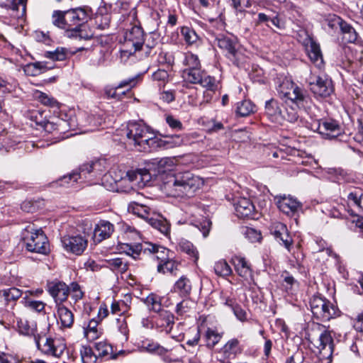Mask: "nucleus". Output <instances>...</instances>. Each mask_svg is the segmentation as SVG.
Instances as JSON below:
<instances>
[{
    "label": "nucleus",
    "instance_id": "obj_1",
    "mask_svg": "<svg viewBox=\"0 0 363 363\" xmlns=\"http://www.w3.org/2000/svg\"><path fill=\"white\" fill-rule=\"evenodd\" d=\"M129 4H122L121 10L122 16L127 15V20L132 25L130 28H127L125 33L124 48L121 50V58L127 60L130 56L135 54L143 43H144L145 33L137 19V10L135 7L128 10Z\"/></svg>",
    "mask_w": 363,
    "mask_h": 363
},
{
    "label": "nucleus",
    "instance_id": "obj_2",
    "mask_svg": "<svg viewBox=\"0 0 363 363\" xmlns=\"http://www.w3.org/2000/svg\"><path fill=\"white\" fill-rule=\"evenodd\" d=\"M307 340L313 345L314 352L322 363H332L334 353V340L331 331L325 325L313 323L308 329Z\"/></svg>",
    "mask_w": 363,
    "mask_h": 363
},
{
    "label": "nucleus",
    "instance_id": "obj_3",
    "mask_svg": "<svg viewBox=\"0 0 363 363\" xmlns=\"http://www.w3.org/2000/svg\"><path fill=\"white\" fill-rule=\"evenodd\" d=\"M203 185V180L197 175L184 172L169 177L164 183V188L174 197H193Z\"/></svg>",
    "mask_w": 363,
    "mask_h": 363
},
{
    "label": "nucleus",
    "instance_id": "obj_4",
    "mask_svg": "<svg viewBox=\"0 0 363 363\" xmlns=\"http://www.w3.org/2000/svg\"><path fill=\"white\" fill-rule=\"evenodd\" d=\"M106 162L104 159H96L88 163L81 165L78 170L73 171L72 173L64 175L57 182L60 186H65V184L71 183L74 186L75 183H82L89 177H96L101 175L106 170Z\"/></svg>",
    "mask_w": 363,
    "mask_h": 363
},
{
    "label": "nucleus",
    "instance_id": "obj_5",
    "mask_svg": "<svg viewBox=\"0 0 363 363\" xmlns=\"http://www.w3.org/2000/svg\"><path fill=\"white\" fill-rule=\"evenodd\" d=\"M22 236L28 251L42 255H48L50 252L48 239L41 228H37L33 223H30L24 228Z\"/></svg>",
    "mask_w": 363,
    "mask_h": 363
},
{
    "label": "nucleus",
    "instance_id": "obj_6",
    "mask_svg": "<svg viewBox=\"0 0 363 363\" xmlns=\"http://www.w3.org/2000/svg\"><path fill=\"white\" fill-rule=\"evenodd\" d=\"M126 137L130 144L139 146L144 151L150 152L151 142L155 135L148 126L140 122H130L127 125Z\"/></svg>",
    "mask_w": 363,
    "mask_h": 363
},
{
    "label": "nucleus",
    "instance_id": "obj_7",
    "mask_svg": "<svg viewBox=\"0 0 363 363\" xmlns=\"http://www.w3.org/2000/svg\"><path fill=\"white\" fill-rule=\"evenodd\" d=\"M277 91L281 98L291 100L298 108H306L311 104V99L307 91L291 80L284 79Z\"/></svg>",
    "mask_w": 363,
    "mask_h": 363
},
{
    "label": "nucleus",
    "instance_id": "obj_8",
    "mask_svg": "<svg viewBox=\"0 0 363 363\" xmlns=\"http://www.w3.org/2000/svg\"><path fill=\"white\" fill-rule=\"evenodd\" d=\"M310 306L313 316L323 322L335 318L341 313L337 306L319 295H314L311 298Z\"/></svg>",
    "mask_w": 363,
    "mask_h": 363
},
{
    "label": "nucleus",
    "instance_id": "obj_9",
    "mask_svg": "<svg viewBox=\"0 0 363 363\" xmlns=\"http://www.w3.org/2000/svg\"><path fill=\"white\" fill-rule=\"evenodd\" d=\"M215 44L223 52L225 56L233 62V63L239 65V50L238 43L235 39L220 34L215 39Z\"/></svg>",
    "mask_w": 363,
    "mask_h": 363
},
{
    "label": "nucleus",
    "instance_id": "obj_10",
    "mask_svg": "<svg viewBox=\"0 0 363 363\" xmlns=\"http://www.w3.org/2000/svg\"><path fill=\"white\" fill-rule=\"evenodd\" d=\"M309 88L315 98H327L334 92L333 81L326 75L317 76L309 82Z\"/></svg>",
    "mask_w": 363,
    "mask_h": 363
},
{
    "label": "nucleus",
    "instance_id": "obj_11",
    "mask_svg": "<svg viewBox=\"0 0 363 363\" xmlns=\"http://www.w3.org/2000/svg\"><path fill=\"white\" fill-rule=\"evenodd\" d=\"M306 38L303 40V45L311 61L318 68H322L324 65L323 57L320 45L312 37L304 31Z\"/></svg>",
    "mask_w": 363,
    "mask_h": 363
},
{
    "label": "nucleus",
    "instance_id": "obj_12",
    "mask_svg": "<svg viewBox=\"0 0 363 363\" xmlns=\"http://www.w3.org/2000/svg\"><path fill=\"white\" fill-rule=\"evenodd\" d=\"M37 346L43 354L55 358L61 357L67 347L64 340L52 337H46L43 345L37 342Z\"/></svg>",
    "mask_w": 363,
    "mask_h": 363
},
{
    "label": "nucleus",
    "instance_id": "obj_13",
    "mask_svg": "<svg viewBox=\"0 0 363 363\" xmlns=\"http://www.w3.org/2000/svg\"><path fill=\"white\" fill-rule=\"evenodd\" d=\"M64 249L77 255L83 253L87 247V240L80 235H65L61 239Z\"/></svg>",
    "mask_w": 363,
    "mask_h": 363
},
{
    "label": "nucleus",
    "instance_id": "obj_14",
    "mask_svg": "<svg viewBox=\"0 0 363 363\" xmlns=\"http://www.w3.org/2000/svg\"><path fill=\"white\" fill-rule=\"evenodd\" d=\"M66 12V17L64 21L67 25V31L79 26H84L89 18V13L85 8L72 9Z\"/></svg>",
    "mask_w": 363,
    "mask_h": 363
},
{
    "label": "nucleus",
    "instance_id": "obj_15",
    "mask_svg": "<svg viewBox=\"0 0 363 363\" xmlns=\"http://www.w3.org/2000/svg\"><path fill=\"white\" fill-rule=\"evenodd\" d=\"M47 291L53 298L56 305L62 304L68 298V285L64 281L55 279L47 283Z\"/></svg>",
    "mask_w": 363,
    "mask_h": 363
},
{
    "label": "nucleus",
    "instance_id": "obj_16",
    "mask_svg": "<svg viewBox=\"0 0 363 363\" xmlns=\"http://www.w3.org/2000/svg\"><path fill=\"white\" fill-rule=\"evenodd\" d=\"M183 144V139L179 135H164L162 138H158L155 135L151 142L150 151L157 150H167L179 147Z\"/></svg>",
    "mask_w": 363,
    "mask_h": 363
},
{
    "label": "nucleus",
    "instance_id": "obj_17",
    "mask_svg": "<svg viewBox=\"0 0 363 363\" xmlns=\"http://www.w3.org/2000/svg\"><path fill=\"white\" fill-rule=\"evenodd\" d=\"M32 118H35L36 124L41 126L44 130L48 133H52L55 131L62 133L66 130L67 127L74 128L75 126L74 124H73L72 119L66 121L65 120L58 118L56 122H54L48 120L38 121L37 115H33Z\"/></svg>",
    "mask_w": 363,
    "mask_h": 363
},
{
    "label": "nucleus",
    "instance_id": "obj_18",
    "mask_svg": "<svg viewBox=\"0 0 363 363\" xmlns=\"http://www.w3.org/2000/svg\"><path fill=\"white\" fill-rule=\"evenodd\" d=\"M271 233L277 241L283 245L289 252L291 251L294 241L285 224L274 223L271 228Z\"/></svg>",
    "mask_w": 363,
    "mask_h": 363
},
{
    "label": "nucleus",
    "instance_id": "obj_19",
    "mask_svg": "<svg viewBox=\"0 0 363 363\" xmlns=\"http://www.w3.org/2000/svg\"><path fill=\"white\" fill-rule=\"evenodd\" d=\"M274 201L279 209L286 215H293L301 208V203L290 196H276Z\"/></svg>",
    "mask_w": 363,
    "mask_h": 363
},
{
    "label": "nucleus",
    "instance_id": "obj_20",
    "mask_svg": "<svg viewBox=\"0 0 363 363\" xmlns=\"http://www.w3.org/2000/svg\"><path fill=\"white\" fill-rule=\"evenodd\" d=\"M57 323L61 330L70 329L74 323V315L64 303L55 306Z\"/></svg>",
    "mask_w": 363,
    "mask_h": 363
},
{
    "label": "nucleus",
    "instance_id": "obj_21",
    "mask_svg": "<svg viewBox=\"0 0 363 363\" xmlns=\"http://www.w3.org/2000/svg\"><path fill=\"white\" fill-rule=\"evenodd\" d=\"M318 133L327 139H334L341 134V127L335 120H324L318 123Z\"/></svg>",
    "mask_w": 363,
    "mask_h": 363
},
{
    "label": "nucleus",
    "instance_id": "obj_22",
    "mask_svg": "<svg viewBox=\"0 0 363 363\" xmlns=\"http://www.w3.org/2000/svg\"><path fill=\"white\" fill-rule=\"evenodd\" d=\"M282 105L276 99H271L265 102L264 115L273 122L281 123L283 121Z\"/></svg>",
    "mask_w": 363,
    "mask_h": 363
},
{
    "label": "nucleus",
    "instance_id": "obj_23",
    "mask_svg": "<svg viewBox=\"0 0 363 363\" xmlns=\"http://www.w3.org/2000/svg\"><path fill=\"white\" fill-rule=\"evenodd\" d=\"M232 262L238 274L247 281H253L252 271L250 264L245 257L234 256Z\"/></svg>",
    "mask_w": 363,
    "mask_h": 363
},
{
    "label": "nucleus",
    "instance_id": "obj_24",
    "mask_svg": "<svg viewBox=\"0 0 363 363\" xmlns=\"http://www.w3.org/2000/svg\"><path fill=\"white\" fill-rule=\"evenodd\" d=\"M114 231V225L108 220H101L95 225L94 230V240L101 242L109 238Z\"/></svg>",
    "mask_w": 363,
    "mask_h": 363
},
{
    "label": "nucleus",
    "instance_id": "obj_25",
    "mask_svg": "<svg viewBox=\"0 0 363 363\" xmlns=\"http://www.w3.org/2000/svg\"><path fill=\"white\" fill-rule=\"evenodd\" d=\"M154 33H149L145 35L144 43L139 48L137 52L139 53L140 57H147L152 56L157 53V47L158 45L157 38L155 37Z\"/></svg>",
    "mask_w": 363,
    "mask_h": 363
},
{
    "label": "nucleus",
    "instance_id": "obj_26",
    "mask_svg": "<svg viewBox=\"0 0 363 363\" xmlns=\"http://www.w3.org/2000/svg\"><path fill=\"white\" fill-rule=\"evenodd\" d=\"M235 208L237 216L240 218H252L255 214V206L247 198H240L235 203Z\"/></svg>",
    "mask_w": 363,
    "mask_h": 363
},
{
    "label": "nucleus",
    "instance_id": "obj_27",
    "mask_svg": "<svg viewBox=\"0 0 363 363\" xmlns=\"http://www.w3.org/2000/svg\"><path fill=\"white\" fill-rule=\"evenodd\" d=\"M192 291L191 280L186 276H182L174 284L172 291L177 293L182 298H189Z\"/></svg>",
    "mask_w": 363,
    "mask_h": 363
},
{
    "label": "nucleus",
    "instance_id": "obj_28",
    "mask_svg": "<svg viewBox=\"0 0 363 363\" xmlns=\"http://www.w3.org/2000/svg\"><path fill=\"white\" fill-rule=\"evenodd\" d=\"M67 37L79 40L89 41L94 38V33L84 23V26L69 29L67 31Z\"/></svg>",
    "mask_w": 363,
    "mask_h": 363
},
{
    "label": "nucleus",
    "instance_id": "obj_29",
    "mask_svg": "<svg viewBox=\"0 0 363 363\" xmlns=\"http://www.w3.org/2000/svg\"><path fill=\"white\" fill-rule=\"evenodd\" d=\"M181 262L173 257H170L164 263H158L157 272L160 274H169L172 276H177L179 272Z\"/></svg>",
    "mask_w": 363,
    "mask_h": 363
},
{
    "label": "nucleus",
    "instance_id": "obj_30",
    "mask_svg": "<svg viewBox=\"0 0 363 363\" xmlns=\"http://www.w3.org/2000/svg\"><path fill=\"white\" fill-rule=\"evenodd\" d=\"M149 244L150 247L149 246L147 254L151 255L153 259H156L158 261V263H164L171 257L169 249L152 242H149Z\"/></svg>",
    "mask_w": 363,
    "mask_h": 363
},
{
    "label": "nucleus",
    "instance_id": "obj_31",
    "mask_svg": "<svg viewBox=\"0 0 363 363\" xmlns=\"http://www.w3.org/2000/svg\"><path fill=\"white\" fill-rule=\"evenodd\" d=\"M147 222L164 235L167 236L169 235L170 223L161 215L151 216Z\"/></svg>",
    "mask_w": 363,
    "mask_h": 363
},
{
    "label": "nucleus",
    "instance_id": "obj_32",
    "mask_svg": "<svg viewBox=\"0 0 363 363\" xmlns=\"http://www.w3.org/2000/svg\"><path fill=\"white\" fill-rule=\"evenodd\" d=\"M241 351L239 340L233 338L224 345L220 349V353L222 354L224 359H232L235 357L238 354L241 353Z\"/></svg>",
    "mask_w": 363,
    "mask_h": 363
},
{
    "label": "nucleus",
    "instance_id": "obj_33",
    "mask_svg": "<svg viewBox=\"0 0 363 363\" xmlns=\"http://www.w3.org/2000/svg\"><path fill=\"white\" fill-rule=\"evenodd\" d=\"M347 199L348 204L356 208L357 214L363 216V191L362 189H354L350 191Z\"/></svg>",
    "mask_w": 363,
    "mask_h": 363
},
{
    "label": "nucleus",
    "instance_id": "obj_34",
    "mask_svg": "<svg viewBox=\"0 0 363 363\" xmlns=\"http://www.w3.org/2000/svg\"><path fill=\"white\" fill-rule=\"evenodd\" d=\"M155 323L157 327L170 331L174 324V316L171 312L162 310L158 313Z\"/></svg>",
    "mask_w": 363,
    "mask_h": 363
},
{
    "label": "nucleus",
    "instance_id": "obj_35",
    "mask_svg": "<svg viewBox=\"0 0 363 363\" xmlns=\"http://www.w3.org/2000/svg\"><path fill=\"white\" fill-rule=\"evenodd\" d=\"M128 212L143 218L146 221H147L151 216L150 209L148 206L140 204L135 201L130 202L128 204Z\"/></svg>",
    "mask_w": 363,
    "mask_h": 363
},
{
    "label": "nucleus",
    "instance_id": "obj_36",
    "mask_svg": "<svg viewBox=\"0 0 363 363\" xmlns=\"http://www.w3.org/2000/svg\"><path fill=\"white\" fill-rule=\"evenodd\" d=\"M222 334L218 333L216 329L208 328L203 335L205 345L212 350L221 340Z\"/></svg>",
    "mask_w": 363,
    "mask_h": 363
},
{
    "label": "nucleus",
    "instance_id": "obj_37",
    "mask_svg": "<svg viewBox=\"0 0 363 363\" xmlns=\"http://www.w3.org/2000/svg\"><path fill=\"white\" fill-rule=\"evenodd\" d=\"M150 247L149 242L144 243H138L134 245L125 244L124 250L129 255H131L134 259H136L141 253L147 254V250Z\"/></svg>",
    "mask_w": 363,
    "mask_h": 363
},
{
    "label": "nucleus",
    "instance_id": "obj_38",
    "mask_svg": "<svg viewBox=\"0 0 363 363\" xmlns=\"http://www.w3.org/2000/svg\"><path fill=\"white\" fill-rule=\"evenodd\" d=\"M141 348L145 352L159 355H164L168 351L159 343L148 340L142 342Z\"/></svg>",
    "mask_w": 363,
    "mask_h": 363
},
{
    "label": "nucleus",
    "instance_id": "obj_39",
    "mask_svg": "<svg viewBox=\"0 0 363 363\" xmlns=\"http://www.w3.org/2000/svg\"><path fill=\"white\" fill-rule=\"evenodd\" d=\"M182 65L184 67L182 71L201 68V65L199 57L190 52L184 54Z\"/></svg>",
    "mask_w": 363,
    "mask_h": 363
},
{
    "label": "nucleus",
    "instance_id": "obj_40",
    "mask_svg": "<svg viewBox=\"0 0 363 363\" xmlns=\"http://www.w3.org/2000/svg\"><path fill=\"white\" fill-rule=\"evenodd\" d=\"M178 249L187 254L190 257L194 259V262H196L199 259V252L194 245L187 240L182 239L178 243Z\"/></svg>",
    "mask_w": 363,
    "mask_h": 363
},
{
    "label": "nucleus",
    "instance_id": "obj_41",
    "mask_svg": "<svg viewBox=\"0 0 363 363\" xmlns=\"http://www.w3.org/2000/svg\"><path fill=\"white\" fill-rule=\"evenodd\" d=\"M203 72L204 70L201 68L182 71V77L183 78L184 82L196 84H198L199 80H201V76L203 74Z\"/></svg>",
    "mask_w": 363,
    "mask_h": 363
},
{
    "label": "nucleus",
    "instance_id": "obj_42",
    "mask_svg": "<svg viewBox=\"0 0 363 363\" xmlns=\"http://www.w3.org/2000/svg\"><path fill=\"white\" fill-rule=\"evenodd\" d=\"M255 105L250 100H243L237 104L236 114L245 117L255 111Z\"/></svg>",
    "mask_w": 363,
    "mask_h": 363
},
{
    "label": "nucleus",
    "instance_id": "obj_43",
    "mask_svg": "<svg viewBox=\"0 0 363 363\" xmlns=\"http://www.w3.org/2000/svg\"><path fill=\"white\" fill-rule=\"evenodd\" d=\"M99 323V320L93 318L89 321L86 327L84 328V335L88 340H95L101 335V332L97 329Z\"/></svg>",
    "mask_w": 363,
    "mask_h": 363
},
{
    "label": "nucleus",
    "instance_id": "obj_44",
    "mask_svg": "<svg viewBox=\"0 0 363 363\" xmlns=\"http://www.w3.org/2000/svg\"><path fill=\"white\" fill-rule=\"evenodd\" d=\"M143 302L147 306L150 311L155 313H159L162 310L161 298L155 294H150L145 298L143 299Z\"/></svg>",
    "mask_w": 363,
    "mask_h": 363
},
{
    "label": "nucleus",
    "instance_id": "obj_45",
    "mask_svg": "<svg viewBox=\"0 0 363 363\" xmlns=\"http://www.w3.org/2000/svg\"><path fill=\"white\" fill-rule=\"evenodd\" d=\"M108 267L113 272L123 274L128 270V263L123 258L117 257L107 261Z\"/></svg>",
    "mask_w": 363,
    "mask_h": 363
},
{
    "label": "nucleus",
    "instance_id": "obj_46",
    "mask_svg": "<svg viewBox=\"0 0 363 363\" xmlns=\"http://www.w3.org/2000/svg\"><path fill=\"white\" fill-rule=\"evenodd\" d=\"M340 30L343 35V39L346 42L354 43L357 40V33L356 32L354 28L347 22H345V23H343V26L342 27V29Z\"/></svg>",
    "mask_w": 363,
    "mask_h": 363
},
{
    "label": "nucleus",
    "instance_id": "obj_47",
    "mask_svg": "<svg viewBox=\"0 0 363 363\" xmlns=\"http://www.w3.org/2000/svg\"><path fill=\"white\" fill-rule=\"evenodd\" d=\"M202 75L198 84L209 91H215L218 88V81L215 77L207 74L205 71Z\"/></svg>",
    "mask_w": 363,
    "mask_h": 363
},
{
    "label": "nucleus",
    "instance_id": "obj_48",
    "mask_svg": "<svg viewBox=\"0 0 363 363\" xmlns=\"http://www.w3.org/2000/svg\"><path fill=\"white\" fill-rule=\"evenodd\" d=\"M35 98L43 105L51 108H59L58 101L52 96L48 94L37 91L35 93Z\"/></svg>",
    "mask_w": 363,
    "mask_h": 363
},
{
    "label": "nucleus",
    "instance_id": "obj_49",
    "mask_svg": "<svg viewBox=\"0 0 363 363\" xmlns=\"http://www.w3.org/2000/svg\"><path fill=\"white\" fill-rule=\"evenodd\" d=\"M213 268L215 273L220 277H225L232 274L231 267L224 259L216 262Z\"/></svg>",
    "mask_w": 363,
    "mask_h": 363
},
{
    "label": "nucleus",
    "instance_id": "obj_50",
    "mask_svg": "<svg viewBox=\"0 0 363 363\" xmlns=\"http://www.w3.org/2000/svg\"><path fill=\"white\" fill-rule=\"evenodd\" d=\"M4 297V300L7 304L10 302H14L22 296V291L16 288L11 287L4 289L1 291Z\"/></svg>",
    "mask_w": 363,
    "mask_h": 363
},
{
    "label": "nucleus",
    "instance_id": "obj_51",
    "mask_svg": "<svg viewBox=\"0 0 363 363\" xmlns=\"http://www.w3.org/2000/svg\"><path fill=\"white\" fill-rule=\"evenodd\" d=\"M111 16L110 13H102L98 12L94 17V21L96 27L101 30H104L109 27Z\"/></svg>",
    "mask_w": 363,
    "mask_h": 363
},
{
    "label": "nucleus",
    "instance_id": "obj_52",
    "mask_svg": "<svg viewBox=\"0 0 363 363\" xmlns=\"http://www.w3.org/2000/svg\"><path fill=\"white\" fill-rule=\"evenodd\" d=\"M66 12L62 11H54L52 15V21L54 26L65 30L67 36V25L65 24Z\"/></svg>",
    "mask_w": 363,
    "mask_h": 363
},
{
    "label": "nucleus",
    "instance_id": "obj_53",
    "mask_svg": "<svg viewBox=\"0 0 363 363\" xmlns=\"http://www.w3.org/2000/svg\"><path fill=\"white\" fill-rule=\"evenodd\" d=\"M181 33L184 37L185 42L188 45L196 43L199 39V37L195 30L188 26L182 27Z\"/></svg>",
    "mask_w": 363,
    "mask_h": 363
},
{
    "label": "nucleus",
    "instance_id": "obj_54",
    "mask_svg": "<svg viewBox=\"0 0 363 363\" xmlns=\"http://www.w3.org/2000/svg\"><path fill=\"white\" fill-rule=\"evenodd\" d=\"M28 0H12L9 8L13 11H16L17 18L23 17L26 13V4Z\"/></svg>",
    "mask_w": 363,
    "mask_h": 363
},
{
    "label": "nucleus",
    "instance_id": "obj_55",
    "mask_svg": "<svg viewBox=\"0 0 363 363\" xmlns=\"http://www.w3.org/2000/svg\"><path fill=\"white\" fill-rule=\"evenodd\" d=\"M184 299L178 303L176 306V313L179 315L189 313L194 307V302L189 298H183Z\"/></svg>",
    "mask_w": 363,
    "mask_h": 363
},
{
    "label": "nucleus",
    "instance_id": "obj_56",
    "mask_svg": "<svg viewBox=\"0 0 363 363\" xmlns=\"http://www.w3.org/2000/svg\"><path fill=\"white\" fill-rule=\"evenodd\" d=\"M138 176V173L137 172H135V171L127 172L125 177H122L118 181H116V180L115 181L116 186H117V187L116 189V191H120V188L121 187L122 184H127V183H130V182L137 180ZM121 191H127L128 189H121Z\"/></svg>",
    "mask_w": 363,
    "mask_h": 363
},
{
    "label": "nucleus",
    "instance_id": "obj_57",
    "mask_svg": "<svg viewBox=\"0 0 363 363\" xmlns=\"http://www.w3.org/2000/svg\"><path fill=\"white\" fill-rule=\"evenodd\" d=\"M42 201L38 200H26L21 205V208L26 213H35L41 208Z\"/></svg>",
    "mask_w": 363,
    "mask_h": 363
},
{
    "label": "nucleus",
    "instance_id": "obj_58",
    "mask_svg": "<svg viewBox=\"0 0 363 363\" xmlns=\"http://www.w3.org/2000/svg\"><path fill=\"white\" fill-rule=\"evenodd\" d=\"M71 294L72 298L75 302L81 300L84 297V292L77 282L73 281L68 285V296Z\"/></svg>",
    "mask_w": 363,
    "mask_h": 363
},
{
    "label": "nucleus",
    "instance_id": "obj_59",
    "mask_svg": "<svg viewBox=\"0 0 363 363\" xmlns=\"http://www.w3.org/2000/svg\"><path fill=\"white\" fill-rule=\"evenodd\" d=\"M45 56L52 60L63 61L67 58V52L65 48H57L55 51L46 52Z\"/></svg>",
    "mask_w": 363,
    "mask_h": 363
},
{
    "label": "nucleus",
    "instance_id": "obj_60",
    "mask_svg": "<svg viewBox=\"0 0 363 363\" xmlns=\"http://www.w3.org/2000/svg\"><path fill=\"white\" fill-rule=\"evenodd\" d=\"M18 332L24 335L31 336L33 335L35 329L30 326L28 321L26 320L20 319L17 323Z\"/></svg>",
    "mask_w": 363,
    "mask_h": 363
},
{
    "label": "nucleus",
    "instance_id": "obj_61",
    "mask_svg": "<svg viewBox=\"0 0 363 363\" xmlns=\"http://www.w3.org/2000/svg\"><path fill=\"white\" fill-rule=\"evenodd\" d=\"M95 349L98 352V355L105 357L112 352V347L105 341H100L95 343Z\"/></svg>",
    "mask_w": 363,
    "mask_h": 363
},
{
    "label": "nucleus",
    "instance_id": "obj_62",
    "mask_svg": "<svg viewBox=\"0 0 363 363\" xmlns=\"http://www.w3.org/2000/svg\"><path fill=\"white\" fill-rule=\"evenodd\" d=\"M348 50L353 55V58L350 60L351 62L359 64V65H363V48L360 47L356 48L354 47H350Z\"/></svg>",
    "mask_w": 363,
    "mask_h": 363
},
{
    "label": "nucleus",
    "instance_id": "obj_63",
    "mask_svg": "<svg viewBox=\"0 0 363 363\" xmlns=\"http://www.w3.org/2000/svg\"><path fill=\"white\" fill-rule=\"evenodd\" d=\"M140 79V77L138 75L130 77L127 79H124L119 83L118 88H120L121 89L123 88H126L125 91H129L137 85Z\"/></svg>",
    "mask_w": 363,
    "mask_h": 363
},
{
    "label": "nucleus",
    "instance_id": "obj_64",
    "mask_svg": "<svg viewBox=\"0 0 363 363\" xmlns=\"http://www.w3.org/2000/svg\"><path fill=\"white\" fill-rule=\"evenodd\" d=\"M195 225L202 233L203 236L206 238L208 235L211 227V221L205 218H203L201 221H196V224Z\"/></svg>",
    "mask_w": 363,
    "mask_h": 363
}]
</instances>
